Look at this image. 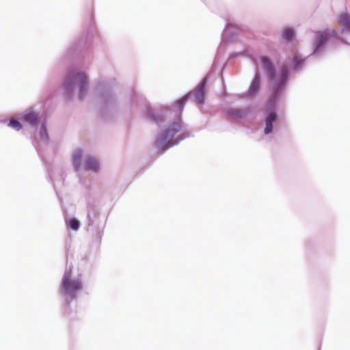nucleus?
<instances>
[{
    "instance_id": "1",
    "label": "nucleus",
    "mask_w": 350,
    "mask_h": 350,
    "mask_svg": "<svg viewBox=\"0 0 350 350\" xmlns=\"http://www.w3.org/2000/svg\"><path fill=\"white\" fill-rule=\"evenodd\" d=\"M334 40H340L343 44H347V42L338 36L334 29L319 31L317 32L314 40L312 54L304 59L300 58L297 55H295L290 59L292 67L290 64L286 62L281 66L278 75H277L276 67L271 58L265 55L260 57L261 66L271 85V95L269 98L271 105H273L280 98L286 86L291 72L300 71L308 58L312 57H321L325 52L326 44Z\"/></svg>"
},
{
    "instance_id": "2",
    "label": "nucleus",
    "mask_w": 350,
    "mask_h": 350,
    "mask_svg": "<svg viewBox=\"0 0 350 350\" xmlns=\"http://www.w3.org/2000/svg\"><path fill=\"white\" fill-rule=\"evenodd\" d=\"M191 136V131L180 118H178L163 130L159 132L156 140V148L165 152L177 145L182 140Z\"/></svg>"
},
{
    "instance_id": "3",
    "label": "nucleus",
    "mask_w": 350,
    "mask_h": 350,
    "mask_svg": "<svg viewBox=\"0 0 350 350\" xmlns=\"http://www.w3.org/2000/svg\"><path fill=\"white\" fill-rule=\"evenodd\" d=\"M83 288L81 274H74L70 267H66L62 280L60 291L65 301V312L70 313V304L75 301Z\"/></svg>"
},
{
    "instance_id": "4",
    "label": "nucleus",
    "mask_w": 350,
    "mask_h": 350,
    "mask_svg": "<svg viewBox=\"0 0 350 350\" xmlns=\"http://www.w3.org/2000/svg\"><path fill=\"white\" fill-rule=\"evenodd\" d=\"M88 83V78L85 72L75 68H69L62 82V90L66 99L72 97L77 88L79 99L83 100L87 93Z\"/></svg>"
},
{
    "instance_id": "5",
    "label": "nucleus",
    "mask_w": 350,
    "mask_h": 350,
    "mask_svg": "<svg viewBox=\"0 0 350 350\" xmlns=\"http://www.w3.org/2000/svg\"><path fill=\"white\" fill-rule=\"evenodd\" d=\"M115 79L100 77L94 87V95L99 107L102 110L114 108L117 105V98L113 87Z\"/></svg>"
},
{
    "instance_id": "6",
    "label": "nucleus",
    "mask_w": 350,
    "mask_h": 350,
    "mask_svg": "<svg viewBox=\"0 0 350 350\" xmlns=\"http://www.w3.org/2000/svg\"><path fill=\"white\" fill-rule=\"evenodd\" d=\"M87 219L88 230L92 233L94 241L99 243L103 234L105 221L100 219L98 211L95 206H89Z\"/></svg>"
},
{
    "instance_id": "7",
    "label": "nucleus",
    "mask_w": 350,
    "mask_h": 350,
    "mask_svg": "<svg viewBox=\"0 0 350 350\" xmlns=\"http://www.w3.org/2000/svg\"><path fill=\"white\" fill-rule=\"evenodd\" d=\"M225 28L221 33V41L218 47L216 58H219L220 54L224 52L225 47L239 33L240 28L233 19L226 18Z\"/></svg>"
},
{
    "instance_id": "8",
    "label": "nucleus",
    "mask_w": 350,
    "mask_h": 350,
    "mask_svg": "<svg viewBox=\"0 0 350 350\" xmlns=\"http://www.w3.org/2000/svg\"><path fill=\"white\" fill-rule=\"evenodd\" d=\"M207 83L208 79L207 77H204L198 85V86L193 92H189L188 94H185L184 96L176 100V104L178 108L180 113L183 110L185 104L191 96H193L194 100L197 104L203 105L204 103L206 96L205 88L207 85Z\"/></svg>"
},
{
    "instance_id": "9",
    "label": "nucleus",
    "mask_w": 350,
    "mask_h": 350,
    "mask_svg": "<svg viewBox=\"0 0 350 350\" xmlns=\"http://www.w3.org/2000/svg\"><path fill=\"white\" fill-rule=\"evenodd\" d=\"M170 113L169 109H152L149 105H146L143 115L148 120L154 122L158 126H161L166 121L167 114Z\"/></svg>"
},
{
    "instance_id": "10",
    "label": "nucleus",
    "mask_w": 350,
    "mask_h": 350,
    "mask_svg": "<svg viewBox=\"0 0 350 350\" xmlns=\"http://www.w3.org/2000/svg\"><path fill=\"white\" fill-rule=\"evenodd\" d=\"M261 77L260 73L256 71L250 83L248 90L241 94H237V97L239 98H243L245 97H252L256 96L260 89Z\"/></svg>"
},
{
    "instance_id": "11",
    "label": "nucleus",
    "mask_w": 350,
    "mask_h": 350,
    "mask_svg": "<svg viewBox=\"0 0 350 350\" xmlns=\"http://www.w3.org/2000/svg\"><path fill=\"white\" fill-rule=\"evenodd\" d=\"M251 112L249 107L243 108H229L225 112L226 116L230 121H239Z\"/></svg>"
},
{
    "instance_id": "12",
    "label": "nucleus",
    "mask_w": 350,
    "mask_h": 350,
    "mask_svg": "<svg viewBox=\"0 0 350 350\" xmlns=\"http://www.w3.org/2000/svg\"><path fill=\"white\" fill-rule=\"evenodd\" d=\"M278 116L276 112L271 111L265 118V126L264 133L266 135L271 134L273 131V124L276 122Z\"/></svg>"
},
{
    "instance_id": "13",
    "label": "nucleus",
    "mask_w": 350,
    "mask_h": 350,
    "mask_svg": "<svg viewBox=\"0 0 350 350\" xmlns=\"http://www.w3.org/2000/svg\"><path fill=\"white\" fill-rule=\"evenodd\" d=\"M99 167L98 161L92 156L86 155L84 157L83 168L86 171L97 172Z\"/></svg>"
},
{
    "instance_id": "14",
    "label": "nucleus",
    "mask_w": 350,
    "mask_h": 350,
    "mask_svg": "<svg viewBox=\"0 0 350 350\" xmlns=\"http://www.w3.org/2000/svg\"><path fill=\"white\" fill-rule=\"evenodd\" d=\"M21 119L22 121L27 122L31 126H35L38 122V116L34 112L27 110L21 113Z\"/></svg>"
},
{
    "instance_id": "15",
    "label": "nucleus",
    "mask_w": 350,
    "mask_h": 350,
    "mask_svg": "<svg viewBox=\"0 0 350 350\" xmlns=\"http://www.w3.org/2000/svg\"><path fill=\"white\" fill-rule=\"evenodd\" d=\"M72 163L74 169L76 172H78L82 167L81 160L83 159V152L81 149L75 150L73 152L72 157Z\"/></svg>"
},
{
    "instance_id": "16",
    "label": "nucleus",
    "mask_w": 350,
    "mask_h": 350,
    "mask_svg": "<svg viewBox=\"0 0 350 350\" xmlns=\"http://www.w3.org/2000/svg\"><path fill=\"white\" fill-rule=\"evenodd\" d=\"M282 39L285 43H292L295 38L294 30L290 27H284L282 31Z\"/></svg>"
},
{
    "instance_id": "17",
    "label": "nucleus",
    "mask_w": 350,
    "mask_h": 350,
    "mask_svg": "<svg viewBox=\"0 0 350 350\" xmlns=\"http://www.w3.org/2000/svg\"><path fill=\"white\" fill-rule=\"evenodd\" d=\"M65 222L67 228L74 231H77L81 226L80 221L75 217L66 218Z\"/></svg>"
},
{
    "instance_id": "18",
    "label": "nucleus",
    "mask_w": 350,
    "mask_h": 350,
    "mask_svg": "<svg viewBox=\"0 0 350 350\" xmlns=\"http://www.w3.org/2000/svg\"><path fill=\"white\" fill-rule=\"evenodd\" d=\"M340 25L342 27V32L350 31V16L347 14H342L340 16Z\"/></svg>"
},
{
    "instance_id": "19",
    "label": "nucleus",
    "mask_w": 350,
    "mask_h": 350,
    "mask_svg": "<svg viewBox=\"0 0 350 350\" xmlns=\"http://www.w3.org/2000/svg\"><path fill=\"white\" fill-rule=\"evenodd\" d=\"M40 139L44 142L47 143L49 139V137L48 135L47 129L44 124H42L40 126V133H39Z\"/></svg>"
},
{
    "instance_id": "20",
    "label": "nucleus",
    "mask_w": 350,
    "mask_h": 350,
    "mask_svg": "<svg viewBox=\"0 0 350 350\" xmlns=\"http://www.w3.org/2000/svg\"><path fill=\"white\" fill-rule=\"evenodd\" d=\"M8 126H10L13 129H14L16 131H19L22 129V124L20 122V121L15 118L14 117H12L10 119V121L8 122Z\"/></svg>"
},
{
    "instance_id": "21",
    "label": "nucleus",
    "mask_w": 350,
    "mask_h": 350,
    "mask_svg": "<svg viewBox=\"0 0 350 350\" xmlns=\"http://www.w3.org/2000/svg\"><path fill=\"white\" fill-rule=\"evenodd\" d=\"M87 39L88 38H86L85 40H84L83 38V39H81L79 41H77V42L75 43L74 44V46H71V48L69 49L68 53H72L74 51H76L77 49H80L83 48L87 41Z\"/></svg>"
},
{
    "instance_id": "22",
    "label": "nucleus",
    "mask_w": 350,
    "mask_h": 350,
    "mask_svg": "<svg viewBox=\"0 0 350 350\" xmlns=\"http://www.w3.org/2000/svg\"><path fill=\"white\" fill-rule=\"evenodd\" d=\"M242 54H243V53H242V52L232 53L230 55V58L237 57H238L239 55H242Z\"/></svg>"
},
{
    "instance_id": "23",
    "label": "nucleus",
    "mask_w": 350,
    "mask_h": 350,
    "mask_svg": "<svg viewBox=\"0 0 350 350\" xmlns=\"http://www.w3.org/2000/svg\"><path fill=\"white\" fill-rule=\"evenodd\" d=\"M36 148L37 152H38V154L40 155V157H42V154H41L40 149L38 147H36Z\"/></svg>"
},
{
    "instance_id": "24",
    "label": "nucleus",
    "mask_w": 350,
    "mask_h": 350,
    "mask_svg": "<svg viewBox=\"0 0 350 350\" xmlns=\"http://www.w3.org/2000/svg\"><path fill=\"white\" fill-rule=\"evenodd\" d=\"M49 176H50V178L51 179V180L53 181V178H52V176H51V175H49Z\"/></svg>"
}]
</instances>
